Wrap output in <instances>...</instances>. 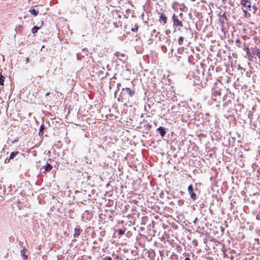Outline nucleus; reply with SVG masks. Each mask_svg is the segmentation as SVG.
<instances>
[{"label": "nucleus", "instance_id": "obj_1", "mask_svg": "<svg viewBox=\"0 0 260 260\" xmlns=\"http://www.w3.org/2000/svg\"><path fill=\"white\" fill-rule=\"evenodd\" d=\"M124 90L127 92L128 95L131 97L133 96L135 94V90L134 89H132L129 87L123 88L122 89V91H121L119 97L118 98V101L120 102H125L127 103L129 102V98L127 95Z\"/></svg>", "mask_w": 260, "mask_h": 260}, {"label": "nucleus", "instance_id": "obj_2", "mask_svg": "<svg viewBox=\"0 0 260 260\" xmlns=\"http://www.w3.org/2000/svg\"><path fill=\"white\" fill-rule=\"evenodd\" d=\"M240 4L243 6L242 9L244 13V17L249 18L251 17V14L248 11H251V3L250 0H241Z\"/></svg>", "mask_w": 260, "mask_h": 260}, {"label": "nucleus", "instance_id": "obj_3", "mask_svg": "<svg viewBox=\"0 0 260 260\" xmlns=\"http://www.w3.org/2000/svg\"><path fill=\"white\" fill-rule=\"evenodd\" d=\"M172 20L173 21V25L174 26L177 27V26H183V23L181 20H180L177 16H176L175 14H173L172 16Z\"/></svg>", "mask_w": 260, "mask_h": 260}, {"label": "nucleus", "instance_id": "obj_4", "mask_svg": "<svg viewBox=\"0 0 260 260\" xmlns=\"http://www.w3.org/2000/svg\"><path fill=\"white\" fill-rule=\"evenodd\" d=\"M188 191L190 196L191 199L192 200L195 201L197 199V195L193 191V186L192 184L188 186Z\"/></svg>", "mask_w": 260, "mask_h": 260}, {"label": "nucleus", "instance_id": "obj_5", "mask_svg": "<svg viewBox=\"0 0 260 260\" xmlns=\"http://www.w3.org/2000/svg\"><path fill=\"white\" fill-rule=\"evenodd\" d=\"M159 14H160L159 21L160 22H162L164 24H166L167 21V17L165 14L164 13H159Z\"/></svg>", "mask_w": 260, "mask_h": 260}, {"label": "nucleus", "instance_id": "obj_6", "mask_svg": "<svg viewBox=\"0 0 260 260\" xmlns=\"http://www.w3.org/2000/svg\"><path fill=\"white\" fill-rule=\"evenodd\" d=\"M244 50L246 52V56L249 60L252 61V55L250 53V49L248 47H246L244 48Z\"/></svg>", "mask_w": 260, "mask_h": 260}, {"label": "nucleus", "instance_id": "obj_7", "mask_svg": "<svg viewBox=\"0 0 260 260\" xmlns=\"http://www.w3.org/2000/svg\"><path fill=\"white\" fill-rule=\"evenodd\" d=\"M82 231V230L79 228V226H77L75 228L74 230V237H78L79 235H80V233Z\"/></svg>", "mask_w": 260, "mask_h": 260}, {"label": "nucleus", "instance_id": "obj_8", "mask_svg": "<svg viewBox=\"0 0 260 260\" xmlns=\"http://www.w3.org/2000/svg\"><path fill=\"white\" fill-rule=\"evenodd\" d=\"M157 131L159 133L160 136L162 137H164L166 134L165 129L162 126H159L158 128H157Z\"/></svg>", "mask_w": 260, "mask_h": 260}, {"label": "nucleus", "instance_id": "obj_9", "mask_svg": "<svg viewBox=\"0 0 260 260\" xmlns=\"http://www.w3.org/2000/svg\"><path fill=\"white\" fill-rule=\"evenodd\" d=\"M26 248L23 247V249L21 250V254L22 255L24 260H27V255L25 254Z\"/></svg>", "mask_w": 260, "mask_h": 260}, {"label": "nucleus", "instance_id": "obj_10", "mask_svg": "<svg viewBox=\"0 0 260 260\" xmlns=\"http://www.w3.org/2000/svg\"><path fill=\"white\" fill-rule=\"evenodd\" d=\"M52 169V166L49 164H47L45 166V171L44 172V173L50 171Z\"/></svg>", "mask_w": 260, "mask_h": 260}, {"label": "nucleus", "instance_id": "obj_11", "mask_svg": "<svg viewBox=\"0 0 260 260\" xmlns=\"http://www.w3.org/2000/svg\"><path fill=\"white\" fill-rule=\"evenodd\" d=\"M29 12L34 16H37L39 14V11L35 9H30Z\"/></svg>", "mask_w": 260, "mask_h": 260}, {"label": "nucleus", "instance_id": "obj_12", "mask_svg": "<svg viewBox=\"0 0 260 260\" xmlns=\"http://www.w3.org/2000/svg\"><path fill=\"white\" fill-rule=\"evenodd\" d=\"M44 128H45L44 125L41 124V126H40V129H39V135L40 136H41L43 135Z\"/></svg>", "mask_w": 260, "mask_h": 260}, {"label": "nucleus", "instance_id": "obj_13", "mask_svg": "<svg viewBox=\"0 0 260 260\" xmlns=\"http://www.w3.org/2000/svg\"><path fill=\"white\" fill-rule=\"evenodd\" d=\"M18 154V151L11 152L10 155V156H9V160L13 159L14 158V157H15Z\"/></svg>", "mask_w": 260, "mask_h": 260}, {"label": "nucleus", "instance_id": "obj_14", "mask_svg": "<svg viewBox=\"0 0 260 260\" xmlns=\"http://www.w3.org/2000/svg\"><path fill=\"white\" fill-rule=\"evenodd\" d=\"M5 77L0 73V85L3 86Z\"/></svg>", "mask_w": 260, "mask_h": 260}, {"label": "nucleus", "instance_id": "obj_15", "mask_svg": "<svg viewBox=\"0 0 260 260\" xmlns=\"http://www.w3.org/2000/svg\"><path fill=\"white\" fill-rule=\"evenodd\" d=\"M40 29V27L39 26H35L32 27L31 29V32L34 34L36 33L38 30Z\"/></svg>", "mask_w": 260, "mask_h": 260}, {"label": "nucleus", "instance_id": "obj_16", "mask_svg": "<svg viewBox=\"0 0 260 260\" xmlns=\"http://www.w3.org/2000/svg\"><path fill=\"white\" fill-rule=\"evenodd\" d=\"M138 29L139 25H138V24H135L134 27L132 28L131 30L132 31L137 32L138 31Z\"/></svg>", "mask_w": 260, "mask_h": 260}, {"label": "nucleus", "instance_id": "obj_17", "mask_svg": "<svg viewBox=\"0 0 260 260\" xmlns=\"http://www.w3.org/2000/svg\"><path fill=\"white\" fill-rule=\"evenodd\" d=\"M183 40L184 38L183 37H179L178 39V44H179V45H182L183 44Z\"/></svg>", "mask_w": 260, "mask_h": 260}, {"label": "nucleus", "instance_id": "obj_18", "mask_svg": "<svg viewBox=\"0 0 260 260\" xmlns=\"http://www.w3.org/2000/svg\"><path fill=\"white\" fill-rule=\"evenodd\" d=\"M125 230H122V229H119L117 230V232H118V234L120 236L124 235L125 233Z\"/></svg>", "mask_w": 260, "mask_h": 260}, {"label": "nucleus", "instance_id": "obj_19", "mask_svg": "<svg viewBox=\"0 0 260 260\" xmlns=\"http://www.w3.org/2000/svg\"><path fill=\"white\" fill-rule=\"evenodd\" d=\"M236 45L239 47V48H240L241 47V42L240 41V40L239 39H237L236 40Z\"/></svg>", "mask_w": 260, "mask_h": 260}, {"label": "nucleus", "instance_id": "obj_20", "mask_svg": "<svg viewBox=\"0 0 260 260\" xmlns=\"http://www.w3.org/2000/svg\"><path fill=\"white\" fill-rule=\"evenodd\" d=\"M252 8L254 10L253 13H255L256 11L257 10V8L255 6L253 5L252 6Z\"/></svg>", "mask_w": 260, "mask_h": 260}, {"label": "nucleus", "instance_id": "obj_21", "mask_svg": "<svg viewBox=\"0 0 260 260\" xmlns=\"http://www.w3.org/2000/svg\"><path fill=\"white\" fill-rule=\"evenodd\" d=\"M18 141V138H16V139H15L13 141H12V143H16Z\"/></svg>", "mask_w": 260, "mask_h": 260}, {"label": "nucleus", "instance_id": "obj_22", "mask_svg": "<svg viewBox=\"0 0 260 260\" xmlns=\"http://www.w3.org/2000/svg\"><path fill=\"white\" fill-rule=\"evenodd\" d=\"M25 61H26L25 63H27L29 62V58L26 57Z\"/></svg>", "mask_w": 260, "mask_h": 260}, {"label": "nucleus", "instance_id": "obj_23", "mask_svg": "<svg viewBox=\"0 0 260 260\" xmlns=\"http://www.w3.org/2000/svg\"><path fill=\"white\" fill-rule=\"evenodd\" d=\"M106 260H112V259L111 257H108V258H106Z\"/></svg>", "mask_w": 260, "mask_h": 260}, {"label": "nucleus", "instance_id": "obj_24", "mask_svg": "<svg viewBox=\"0 0 260 260\" xmlns=\"http://www.w3.org/2000/svg\"><path fill=\"white\" fill-rule=\"evenodd\" d=\"M23 242H19V245L21 246H22L23 245Z\"/></svg>", "mask_w": 260, "mask_h": 260}, {"label": "nucleus", "instance_id": "obj_25", "mask_svg": "<svg viewBox=\"0 0 260 260\" xmlns=\"http://www.w3.org/2000/svg\"><path fill=\"white\" fill-rule=\"evenodd\" d=\"M185 260H190V259L189 257H187L185 258Z\"/></svg>", "mask_w": 260, "mask_h": 260}, {"label": "nucleus", "instance_id": "obj_26", "mask_svg": "<svg viewBox=\"0 0 260 260\" xmlns=\"http://www.w3.org/2000/svg\"><path fill=\"white\" fill-rule=\"evenodd\" d=\"M50 94V92H47L46 93V96H48Z\"/></svg>", "mask_w": 260, "mask_h": 260}, {"label": "nucleus", "instance_id": "obj_27", "mask_svg": "<svg viewBox=\"0 0 260 260\" xmlns=\"http://www.w3.org/2000/svg\"><path fill=\"white\" fill-rule=\"evenodd\" d=\"M259 11L260 12V4L259 5Z\"/></svg>", "mask_w": 260, "mask_h": 260}, {"label": "nucleus", "instance_id": "obj_28", "mask_svg": "<svg viewBox=\"0 0 260 260\" xmlns=\"http://www.w3.org/2000/svg\"><path fill=\"white\" fill-rule=\"evenodd\" d=\"M174 108H175V106L172 107V109H173Z\"/></svg>", "mask_w": 260, "mask_h": 260}, {"label": "nucleus", "instance_id": "obj_29", "mask_svg": "<svg viewBox=\"0 0 260 260\" xmlns=\"http://www.w3.org/2000/svg\"><path fill=\"white\" fill-rule=\"evenodd\" d=\"M192 1H195L196 0H192Z\"/></svg>", "mask_w": 260, "mask_h": 260}]
</instances>
